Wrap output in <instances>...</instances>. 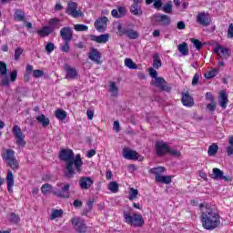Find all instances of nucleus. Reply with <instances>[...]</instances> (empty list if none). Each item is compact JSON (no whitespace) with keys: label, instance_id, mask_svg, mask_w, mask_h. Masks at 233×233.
<instances>
[{"label":"nucleus","instance_id":"f257e3e1","mask_svg":"<svg viewBox=\"0 0 233 233\" xmlns=\"http://www.w3.org/2000/svg\"><path fill=\"white\" fill-rule=\"evenodd\" d=\"M58 157L60 161L66 162V177H68L69 179L74 177L76 175V170L77 172H81V168L83 167V158H81L80 154H76V157H74V151L72 149L63 148L60 150Z\"/></svg>","mask_w":233,"mask_h":233},{"label":"nucleus","instance_id":"f03ea898","mask_svg":"<svg viewBox=\"0 0 233 233\" xmlns=\"http://www.w3.org/2000/svg\"><path fill=\"white\" fill-rule=\"evenodd\" d=\"M200 219L202 227L206 230H214V228H218V225H221L219 215L210 207H206L205 210H202Z\"/></svg>","mask_w":233,"mask_h":233},{"label":"nucleus","instance_id":"7ed1b4c3","mask_svg":"<svg viewBox=\"0 0 233 233\" xmlns=\"http://www.w3.org/2000/svg\"><path fill=\"white\" fill-rule=\"evenodd\" d=\"M125 223L131 225V227L141 228L145 225V218L139 213H134L133 216L130 213L124 211Z\"/></svg>","mask_w":233,"mask_h":233},{"label":"nucleus","instance_id":"20e7f679","mask_svg":"<svg viewBox=\"0 0 233 233\" xmlns=\"http://www.w3.org/2000/svg\"><path fill=\"white\" fill-rule=\"evenodd\" d=\"M56 187L59 188L53 190L54 196L62 199H68V198H70V184L57 183Z\"/></svg>","mask_w":233,"mask_h":233},{"label":"nucleus","instance_id":"39448f33","mask_svg":"<svg viewBox=\"0 0 233 233\" xmlns=\"http://www.w3.org/2000/svg\"><path fill=\"white\" fill-rule=\"evenodd\" d=\"M13 134L15 137H16V145H19V147H25L26 141H25V134H23L19 126L15 125L13 127Z\"/></svg>","mask_w":233,"mask_h":233},{"label":"nucleus","instance_id":"423d86ee","mask_svg":"<svg viewBox=\"0 0 233 233\" xmlns=\"http://www.w3.org/2000/svg\"><path fill=\"white\" fill-rule=\"evenodd\" d=\"M101 52L97 50L96 47H90L88 53V58L90 61H93L96 65H101L103 60H101Z\"/></svg>","mask_w":233,"mask_h":233},{"label":"nucleus","instance_id":"0eeeda50","mask_svg":"<svg viewBox=\"0 0 233 233\" xmlns=\"http://www.w3.org/2000/svg\"><path fill=\"white\" fill-rule=\"evenodd\" d=\"M66 14L72 15V17H83V13L81 11H77V4L76 2H70L66 8Z\"/></svg>","mask_w":233,"mask_h":233},{"label":"nucleus","instance_id":"6e6552de","mask_svg":"<svg viewBox=\"0 0 233 233\" xmlns=\"http://www.w3.org/2000/svg\"><path fill=\"white\" fill-rule=\"evenodd\" d=\"M225 173H223V171L218 167L213 168V173L209 175V177H211V179H215V180H223L224 181H232V179H230L229 176H225Z\"/></svg>","mask_w":233,"mask_h":233},{"label":"nucleus","instance_id":"1a4fd4ad","mask_svg":"<svg viewBox=\"0 0 233 233\" xmlns=\"http://www.w3.org/2000/svg\"><path fill=\"white\" fill-rule=\"evenodd\" d=\"M71 223L73 227H76V229L79 233H86L88 230L86 224H85L79 218H72Z\"/></svg>","mask_w":233,"mask_h":233},{"label":"nucleus","instance_id":"9d476101","mask_svg":"<svg viewBox=\"0 0 233 233\" xmlns=\"http://www.w3.org/2000/svg\"><path fill=\"white\" fill-rule=\"evenodd\" d=\"M141 5H143V0H133V5L130 6V12L133 15H143Z\"/></svg>","mask_w":233,"mask_h":233},{"label":"nucleus","instance_id":"9b49d317","mask_svg":"<svg viewBox=\"0 0 233 233\" xmlns=\"http://www.w3.org/2000/svg\"><path fill=\"white\" fill-rule=\"evenodd\" d=\"M197 23H198V25H201L202 26H210L212 19H210L208 14L202 12L198 15Z\"/></svg>","mask_w":233,"mask_h":233},{"label":"nucleus","instance_id":"f8f14e48","mask_svg":"<svg viewBox=\"0 0 233 233\" xmlns=\"http://www.w3.org/2000/svg\"><path fill=\"white\" fill-rule=\"evenodd\" d=\"M214 52L218 57H221V59H228V57H230V51L223 46H217Z\"/></svg>","mask_w":233,"mask_h":233},{"label":"nucleus","instance_id":"ddd939ff","mask_svg":"<svg viewBox=\"0 0 233 233\" xmlns=\"http://www.w3.org/2000/svg\"><path fill=\"white\" fill-rule=\"evenodd\" d=\"M60 35L64 41H72L74 37V30L70 26L63 27L60 30Z\"/></svg>","mask_w":233,"mask_h":233},{"label":"nucleus","instance_id":"4468645a","mask_svg":"<svg viewBox=\"0 0 233 233\" xmlns=\"http://www.w3.org/2000/svg\"><path fill=\"white\" fill-rule=\"evenodd\" d=\"M153 85L157 86V88L166 92H170L171 90L170 87L167 86V81L163 77L157 76L153 82Z\"/></svg>","mask_w":233,"mask_h":233},{"label":"nucleus","instance_id":"2eb2a0df","mask_svg":"<svg viewBox=\"0 0 233 233\" xmlns=\"http://www.w3.org/2000/svg\"><path fill=\"white\" fill-rule=\"evenodd\" d=\"M170 147L167 145V143L163 141L157 142L156 150L157 156H165V154H168V150Z\"/></svg>","mask_w":233,"mask_h":233},{"label":"nucleus","instance_id":"dca6fc26","mask_svg":"<svg viewBox=\"0 0 233 233\" xmlns=\"http://www.w3.org/2000/svg\"><path fill=\"white\" fill-rule=\"evenodd\" d=\"M107 22H108L107 17L106 16L100 17L95 22V28L97 30V32H105V30H106Z\"/></svg>","mask_w":233,"mask_h":233},{"label":"nucleus","instance_id":"f3484780","mask_svg":"<svg viewBox=\"0 0 233 233\" xmlns=\"http://www.w3.org/2000/svg\"><path fill=\"white\" fill-rule=\"evenodd\" d=\"M94 185V180L90 177H82L79 180L80 188L88 190Z\"/></svg>","mask_w":233,"mask_h":233},{"label":"nucleus","instance_id":"a211bd4d","mask_svg":"<svg viewBox=\"0 0 233 233\" xmlns=\"http://www.w3.org/2000/svg\"><path fill=\"white\" fill-rule=\"evenodd\" d=\"M123 157H125V159L136 160L139 159V154L128 147H125L123 149Z\"/></svg>","mask_w":233,"mask_h":233},{"label":"nucleus","instance_id":"6ab92c4d","mask_svg":"<svg viewBox=\"0 0 233 233\" xmlns=\"http://www.w3.org/2000/svg\"><path fill=\"white\" fill-rule=\"evenodd\" d=\"M65 69L66 72V79H76L77 76V70L76 68H72V66H70V65L66 64L65 65Z\"/></svg>","mask_w":233,"mask_h":233},{"label":"nucleus","instance_id":"aec40b11","mask_svg":"<svg viewBox=\"0 0 233 233\" xmlns=\"http://www.w3.org/2000/svg\"><path fill=\"white\" fill-rule=\"evenodd\" d=\"M91 41H95V43H107L110 35L108 34H104L100 35H91L90 36Z\"/></svg>","mask_w":233,"mask_h":233},{"label":"nucleus","instance_id":"412c9836","mask_svg":"<svg viewBox=\"0 0 233 233\" xmlns=\"http://www.w3.org/2000/svg\"><path fill=\"white\" fill-rule=\"evenodd\" d=\"M181 101L184 106H194V99L192 98L188 92L182 94Z\"/></svg>","mask_w":233,"mask_h":233},{"label":"nucleus","instance_id":"4be33fe9","mask_svg":"<svg viewBox=\"0 0 233 233\" xmlns=\"http://www.w3.org/2000/svg\"><path fill=\"white\" fill-rule=\"evenodd\" d=\"M218 103L222 108H227V104L228 103V94H227L225 90L220 91Z\"/></svg>","mask_w":233,"mask_h":233},{"label":"nucleus","instance_id":"5701e85b","mask_svg":"<svg viewBox=\"0 0 233 233\" xmlns=\"http://www.w3.org/2000/svg\"><path fill=\"white\" fill-rule=\"evenodd\" d=\"M47 26L52 28V31L54 32V30L61 28V19L51 18L47 21Z\"/></svg>","mask_w":233,"mask_h":233},{"label":"nucleus","instance_id":"b1692460","mask_svg":"<svg viewBox=\"0 0 233 233\" xmlns=\"http://www.w3.org/2000/svg\"><path fill=\"white\" fill-rule=\"evenodd\" d=\"M6 181H7V190L8 192H10V194H12V192H14V189L12 187H14L15 180H14V174L12 173L11 170L7 171Z\"/></svg>","mask_w":233,"mask_h":233},{"label":"nucleus","instance_id":"393cba45","mask_svg":"<svg viewBox=\"0 0 233 233\" xmlns=\"http://www.w3.org/2000/svg\"><path fill=\"white\" fill-rule=\"evenodd\" d=\"M155 181L157 183H164L165 185H170V183H172V177H170V176L165 177L162 175H158L155 177Z\"/></svg>","mask_w":233,"mask_h":233},{"label":"nucleus","instance_id":"a878e982","mask_svg":"<svg viewBox=\"0 0 233 233\" xmlns=\"http://www.w3.org/2000/svg\"><path fill=\"white\" fill-rule=\"evenodd\" d=\"M54 31L52 30V27H49L48 25H44L41 30L38 31V35L41 37H48L50 34H52Z\"/></svg>","mask_w":233,"mask_h":233},{"label":"nucleus","instance_id":"bb28decb","mask_svg":"<svg viewBox=\"0 0 233 233\" xmlns=\"http://www.w3.org/2000/svg\"><path fill=\"white\" fill-rule=\"evenodd\" d=\"M2 157L7 163V161H10L14 157H15V152L14 151V149H7L4 154H2Z\"/></svg>","mask_w":233,"mask_h":233},{"label":"nucleus","instance_id":"cd10ccee","mask_svg":"<svg viewBox=\"0 0 233 233\" xmlns=\"http://www.w3.org/2000/svg\"><path fill=\"white\" fill-rule=\"evenodd\" d=\"M36 120L38 121V123H41L42 127H48V125H50V119L46 117L45 115L38 116L36 117Z\"/></svg>","mask_w":233,"mask_h":233},{"label":"nucleus","instance_id":"c85d7f7f","mask_svg":"<svg viewBox=\"0 0 233 233\" xmlns=\"http://www.w3.org/2000/svg\"><path fill=\"white\" fill-rule=\"evenodd\" d=\"M178 52L182 54V56H188V44L182 43L177 46Z\"/></svg>","mask_w":233,"mask_h":233},{"label":"nucleus","instance_id":"c756f323","mask_svg":"<svg viewBox=\"0 0 233 233\" xmlns=\"http://www.w3.org/2000/svg\"><path fill=\"white\" fill-rule=\"evenodd\" d=\"M55 116L56 119H59V121H65V119H66V111L63 109H56Z\"/></svg>","mask_w":233,"mask_h":233},{"label":"nucleus","instance_id":"7c9ffc66","mask_svg":"<svg viewBox=\"0 0 233 233\" xmlns=\"http://www.w3.org/2000/svg\"><path fill=\"white\" fill-rule=\"evenodd\" d=\"M218 150H219V146L218 144L214 143L211 146H209L208 149V154L209 157H214L216 154H218Z\"/></svg>","mask_w":233,"mask_h":233},{"label":"nucleus","instance_id":"2f4dec72","mask_svg":"<svg viewBox=\"0 0 233 233\" xmlns=\"http://www.w3.org/2000/svg\"><path fill=\"white\" fill-rule=\"evenodd\" d=\"M15 21H25V12L21 9H16L14 14Z\"/></svg>","mask_w":233,"mask_h":233},{"label":"nucleus","instance_id":"473e14b6","mask_svg":"<svg viewBox=\"0 0 233 233\" xmlns=\"http://www.w3.org/2000/svg\"><path fill=\"white\" fill-rule=\"evenodd\" d=\"M218 74H219V69L213 68L210 71H208L204 75V77H206V79H212V77H216V76H218Z\"/></svg>","mask_w":233,"mask_h":233},{"label":"nucleus","instance_id":"72a5a7b5","mask_svg":"<svg viewBox=\"0 0 233 233\" xmlns=\"http://www.w3.org/2000/svg\"><path fill=\"white\" fill-rule=\"evenodd\" d=\"M109 92L114 96L115 97H117L119 89L117 88V86H116V82H110L109 85Z\"/></svg>","mask_w":233,"mask_h":233},{"label":"nucleus","instance_id":"f704fd0d","mask_svg":"<svg viewBox=\"0 0 233 233\" xmlns=\"http://www.w3.org/2000/svg\"><path fill=\"white\" fill-rule=\"evenodd\" d=\"M108 190L113 192V194L119 192V184H117V182H116V181L110 182L108 184Z\"/></svg>","mask_w":233,"mask_h":233},{"label":"nucleus","instance_id":"c9c22d12","mask_svg":"<svg viewBox=\"0 0 233 233\" xmlns=\"http://www.w3.org/2000/svg\"><path fill=\"white\" fill-rule=\"evenodd\" d=\"M63 217V209H54L51 212L50 219L54 220L56 219V218H62Z\"/></svg>","mask_w":233,"mask_h":233},{"label":"nucleus","instance_id":"e433bc0d","mask_svg":"<svg viewBox=\"0 0 233 233\" xmlns=\"http://www.w3.org/2000/svg\"><path fill=\"white\" fill-rule=\"evenodd\" d=\"M125 65L127 66V68H129L130 70H137V64L134 63V61H132V59L130 58H126L125 59Z\"/></svg>","mask_w":233,"mask_h":233},{"label":"nucleus","instance_id":"4c0bfd02","mask_svg":"<svg viewBox=\"0 0 233 233\" xmlns=\"http://www.w3.org/2000/svg\"><path fill=\"white\" fill-rule=\"evenodd\" d=\"M161 66V60H159V54L155 53L153 55V67L155 68H160Z\"/></svg>","mask_w":233,"mask_h":233},{"label":"nucleus","instance_id":"58836bf2","mask_svg":"<svg viewBox=\"0 0 233 233\" xmlns=\"http://www.w3.org/2000/svg\"><path fill=\"white\" fill-rule=\"evenodd\" d=\"M7 166L10 167L12 170H17V168H19V163L17 162V159H15V157L7 161Z\"/></svg>","mask_w":233,"mask_h":233},{"label":"nucleus","instance_id":"ea45409f","mask_svg":"<svg viewBox=\"0 0 233 233\" xmlns=\"http://www.w3.org/2000/svg\"><path fill=\"white\" fill-rule=\"evenodd\" d=\"M164 172H165L164 167H157L150 169V173L154 174L155 176H161V174H163Z\"/></svg>","mask_w":233,"mask_h":233},{"label":"nucleus","instance_id":"a19ab883","mask_svg":"<svg viewBox=\"0 0 233 233\" xmlns=\"http://www.w3.org/2000/svg\"><path fill=\"white\" fill-rule=\"evenodd\" d=\"M41 190H42V194H44V196H48V194H50L52 192V185L44 184L41 187Z\"/></svg>","mask_w":233,"mask_h":233},{"label":"nucleus","instance_id":"79ce46f5","mask_svg":"<svg viewBox=\"0 0 233 233\" xmlns=\"http://www.w3.org/2000/svg\"><path fill=\"white\" fill-rule=\"evenodd\" d=\"M139 194V191L137 189H135L134 187L129 188V201H134L137 198V195Z\"/></svg>","mask_w":233,"mask_h":233},{"label":"nucleus","instance_id":"37998d69","mask_svg":"<svg viewBox=\"0 0 233 233\" xmlns=\"http://www.w3.org/2000/svg\"><path fill=\"white\" fill-rule=\"evenodd\" d=\"M128 32V28L123 27V24L119 23L117 25V32L116 34L118 35H127V33Z\"/></svg>","mask_w":233,"mask_h":233},{"label":"nucleus","instance_id":"c03bdc74","mask_svg":"<svg viewBox=\"0 0 233 233\" xmlns=\"http://www.w3.org/2000/svg\"><path fill=\"white\" fill-rule=\"evenodd\" d=\"M126 35L129 39H137V37H139V34L132 29H127V33H126Z\"/></svg>","mask_w":233,"mask_h":233},{"label":"nucleus","instance_id":"a18cd8bd","mask_svg":"<svg viewBox=\"0 0 233 233\" xmlns=\"http://www.w3.org/2000/svg\"><path fill=\"white\" fill-rule=\"evenodd\" d=\"M0 74L2 76H6L8 74V69L6 68V63L0 61Z\"/></svg>","mask_w":233,"mask_h":233},{"label":"nucleus","instance_id":"49530a36","mask_svg":"<svg viewBox=\"0 0 233 233\" xmlns=\"http://www.w3.org/2000/svg\"><path fill=\"white\" fill-rule=\"evenodd\" d=\"M162 9L166 14H172V1L167 2Z\"/></svg>","mask_w":233,"mask_h":233},{"label":"nucleus","instance_id":"de8ad7c7","mask_svg":"<svg viewBox=\"0 0 233 233\" xmlns=\"http://www.w3.org/2000/svg\"><path fill=\"white\" fill-rule=\"evenodd\" d=\"M75 30L76 32H86V30H88V26L83 24H76L75 25Z\"/></svg>","mask_w":233,"mask_h":233},{"label":"nucleus","instance_id":"09e8293b","mask_svg":"<svg viewBox=\"0 0 233 233\" xmlns=\"http://www.w3.org/2000/svg\"><path fill=\"white\" fill-rule=\"evenodd\" d=\"M191 43H193V45L197 50H201V48H203V43H201V41H199V39L192 38Z\"/></svg>","mask_w":233,"mask_h":233},{"label":"nucleus","instance_id":"8fccbe9b","mask_svg":"<svg viewBox=\"0 0 233 233\" xmlns=\"http://www.w3.org/2000/svg\"><path fill=\"white\" fill-rule=\"evenodd\" d=\"M24 49L22 47H17L15 50V61H19V57H21V55L23 54Z\"/></svg>","mask_w":233,"mask_h":233},{"label":"nucleus","instance_id":"3c124183","mask_svg":"<svg viewBox=\"0 0 233 233\" xmlns=\"http://www.w3.org/2000/svg\"><path fill=\"white\" fill-rule=\"evenodd\" d=\"M70 41H65V44H64V46H62L61 47H60V50L62 51V52H66V54H68V52H70Z\"/></svg>","mask_w":233,"mask_h":233},{"label":"nucleus","instance_id":"603ef678","mask_svg":"<svg viewBox=\"0 0 233 233\" xmlns=\"http://www.w3.org/2000/svg\"><path fill=\"white\" fill-rule=\"evenodd\" d=\"M32 74L33 76H35L36 79H38L39 77H43V76H45V72L39 69L33 70Z\"/></svg>","mask_w":233,"mask_h":233},{"label":"nucleus","instance_id":"864d4df0","mask_svg":"<svg viewBox=\"0 0 233 233\" xmlns=\"http://www.w3.org/2000/svg\"><path fill=\"white\" fill-rule=\"evenodd\" d=\"M53 50H56V46L54 45V43H47V45L46 46V51L47 52V54H52Z\"/></svg>","mask_w":233,"mask_h":233},{"label":"nucleus","instance_id":"5fc2aeb1","mask_svg":"<svg viewBox=\"0 0 233 233\" xmlns=\"http://www.w3.org/2000/svg\"><path fill=\"white\" fill-rule=\"evenodd\" d=\"M157 23H162L163 19H167V15L157 14L154 15Z\"/></svg>","mask_w":233,"mask_h":233},{"label":"nucleus","instance_id":"6e6d98bb","mask_svg":"<svg viewBox=\"0 0 233 233\" xmlns=\"http://www.w3.org/2000/svg\"><path fill=\"white\" fill-rule=\"evenodd\" d=\"M167 154H170V156H174L175 157H179V156H181V152L177 151V149H171L170 147Z\"/></svg>","mask_w":233,"mask_h":233},{"label":"nucleus","instance_id":"4d7b16f0","mask_svg":"<svg viewBox=\"0 0 233 233\" xmlns=\"http://www.w3.org/2000/svg\"><path fill=\"white\" fill-rule=\"evenodd\" d=\"M217 106H218V103L216 102H210L209 104L207 105V108L208 110H209V112H214Z\"/></svg>","mask_w":233,"mask_h":233},{"label":"nucleus","instance_id":"13d9d810","mask_svg":"<svg viewBox=\"0 0 233 233\" xmlns=\"http://www.w3.org/2000/svg\"><path fill=\"white\" fill-rule=\"evenodd\" d=\"M19 216H17L15 213H11L10 221L11 223L17 224L18 221H20Z\"/></svg>","mask_w":233,"mask_h":233},{"label":"nucleus","instance_id":"bf43d9fd","mask_svg":"<svg viewBox=\"0 0 233 233\" xmlns=\"http://www.w3.org/2000/svg\"><path fill=\"white\" fill-rule=\"evenodd\" d=\"M117 12L120 18L125 17V15H127V9L123 6H119L117 8Z\"/></svg>","mask_w":233,"mask_h":233},{"label":"nucleus","instance_id":"052dcab7","mask_svg":"<svg viewBox=\"0 0 233 233\" xmlns=\"http://www.w3.org/2000/svg\"><path fill=\"white\" fill-rule=\"evenodd\" d=\"M148 71H149L150 77H152L153 79L157 78V71H156L154 67H150Z\"/></svg>","mask_w":233,"mask_h":233},{"label":"nucleus","instance_id":"680f3d73","mask_svg":"<svg viewBox=\"0 0 233 233\" xmlns=\"http://www.w3.org/2000/svg\"><path fill=\"white\" fill-rule=\"evenodd\" d=\"M1 85L2 86H10V78L8 76L2 78Z\"/></svg>","mask_w":233,"mask_h":233},{"label":"nucleus","instance_id":"e2e57ef3","mask_svg":"<svg viewBox=\"0 0 233 233\" xmlns=\"http://www.w3.org/2000/svg\"><path fill=\"white\" fill-rule=\"evenodd\" d=\"M198 83H199V74L196 73L192 79V86H196V85H198Z\"/></svg>","mask_w":233,"mask_h":233},{"label":"nucleus","instance_id":"0e129e2a","mask_svg":"<svg viewBox=\"0 0 233 233\" xmlns=\"http://www.w3.org/2000/svg\"><path fill=\"white\" fill-rule=\"evenodd\" d=\"M153 6L157 8V10H160L161 7L163 6V2H161V0H156L155 3L153 4Z\"/></svg>","mask_w":233,"mask_h":233},{"label":"nucleus","instance_id":"69168bd1","mask_svg":"<svg viewBox=\"0 0 233 233\" xmlns=\"http://www.w3.org/2000/svg\"><path fill=\"white\" fill-rule=\"evenodd\" d=\"M15 79H17V70H14L10 74V80L12 83H15Z\"/></svg>","mask_w":233,"mask_h":233},{"label":"nucleus","instance_id":"338daca9","mask_svg":"<svg viewBox=\"0 0 233 233\" xmlns=\"http://www.w3.org/2000/svg\"><path fill=\"white\" fill-rule=\"evenodd\" d=\"M187 25H185V22L184 21H179L177 24V28L178 30H185Z\"/></svg>","mask_w":233,"mask_h":233},{"label":"nucleus","instance_id":"774afa93","mask_svg":"<svg viewBox=\"0 0 233 233\" xmlns=\"http://www.w3.org/2000/svg\"><path fill=\"white\" fill-rule=\"evenodd\" d=\"M228 37H233V24H230L228 30Z\"/></svg>","mask_w":233,"mask_h":233}]
</instances>
